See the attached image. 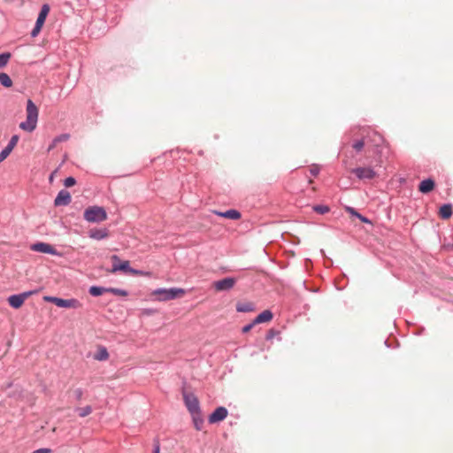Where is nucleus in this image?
Instances as JSON below:
<instances>
[{"label": "nucleus", "instance_id": "5", "mask_svg": "<svg viewBox=\"0 0 453 453\" xmlns=\"http://www.w3.org/2000/svg\"><path fill=\"white\" fill-rule=\"evenodd\" d=\"M44 300L46 302L54 303L55 305H57L59 308L77 309V308L81 307L80 301L75 298L64 299L61 297L47 296H44Z\"/></svg>", "mask_w": 453, "mask_h": 453}, {"label": "nucleus", "instance_id": "2", "mask_svg": "<svg viewBox=\"0 0 453 453\" xmlns=\"http://www.w3.org/2000/svg\"><path fill=\"white\" fill-rule=\"evenodd\" d=\"M111 260L113 262L112 267L110 273H115L117 272H122L124 273H131L134 275H142V271L132 268L128 260L121 261L118 255H112Z\"/></svg>", "mask_w": 453, "mask_h": 453}, {"label": "nucleus", "instance_id": "15", "mask_svg": "<svg viewBox=\"0 0 453 453\" xmlns=\"http://www.w3.org/2000/svg\"><path fill=\"white\" fill-rule=\"evenodd\" d=\"M215 213L220 217L226 218V219H233V220H237V219H241V217H242L241 212L235 209H229V210H226V211H216Z\"/></svg>", "mask_w": 453, "mask_h": 453}, {"label": "nucleus", "instance_id": "22", "mask_svg": "<svg viewBox=\"0 0 453 453\" xmlns=\"http://www.w3.org/2000/svg\"><path fill=\"white\" fill-rule=\"evenodd\" d=\"M8 303L11 307L13 309H19L22 306L24 302L22 301L21 296L19 294L12 295L8 297Z\"/></svg>", "mask_w": 453, "mask_h": 453}, {"label": "nucleus", "instance_id": "1", "mask_svg": "<svg viewBox=\"0 0 453 453\" xmlns=\"http://www.w3.org/2000/svg\"><path fill=\"white\" fill-rule=\"evenodd\" d=\"M26 111L27 119L19 124V128L31 133L36 128L39 111L31 99H28L27 102Z\"/></svg>", "mask_w": 453, "mask_h": 453}, {"label": "nucleus", "instance_id": "14", "mask_svg": "<svg viewBox=\"0 0 453 453\" xmlns=\"http://www.w3.org/2000/svg\"><path fill=\"white\" fill-rule=\"evenodd\" d=\"M109 234V232L106 228H94L90 229L88 232V236L94 240H103L106 238Z\"/></svg>", "mask_w": 453, "mask_h": 453}, {"label": "nucleus", "instance_id": "11", "mask_svg": "<svg viewBox=\"0 0 453 453\" xmlns=\"http://www.w3.org/2000/svg\"><path fill=\"white\" fill-rule=\"evenodd\" d=\"M236 280L234 277H226L214 282V288L217 291H228L234 288Z\"/></svg>", "mask_w": 453, "mask_h": 453}, {"label": "nucleus", "instance_id": "42", "mask_svg": "<svg viewBox=\"0 0 453 453\" xmlns=\"http://www.w3.org/2000/svg\"><path fill=\"white\" fill-rule=\"evenodd\" d=\"M255 325H257V324H256V323L254 322V320H253L252 322H250V323H249V324L245 325V326L242 327V332L243 334H246V333L250 332V331L251 330V328H253V326H254Z\"/></svg>", "mask_w": 453, "mask_h": 453}, {"label": "nucleus", "instance_id": "20", "mask_svg": "<svg viewBox=\"0 0 453 453\" xmlns=\"http://www.w3.org/2000/svg\"><path fill=\"white\" fill-rule=\"evenodd\" d=\"M255 310V305L251 302H239L236 303V311L238 312H251Z\"/></svg>", "mask_w": 453, "mask_h": 453}, {"label": "nucleus", "instance_id": "17", "mask_svg": "<svg viewBox=\"0 0 453 453\" xmlns=\"http://www.w3.org/2000/svg\"><path fill=\"white\" fill-rule=\"evenodd\" d=\"M190 415L192 417V421H193L195 428L197 431H201L203 429V423H204V419L203 418L202 411H196L194 413H190Z\"/></svg>", "mask_w": 453, "mask_h": 453}, {"label": "nucleus", "instance_id": "8", "mask_svg": "<svg viewBox=\"0 0 453 453\" xmlns=\"http://www.w3.org/2000/svg\"><path fill=\"white\" fill-rule=\"evenodd\" d=\"M31 250L33 251L44 253V254H50V255H53V256H57V257L61 256V253L58 252L52 245L46 243V242H35L31 245Z\"/></svg>", "mask_w": 453, "mask_h": 453}, {"label": "nucleus", "instance_id": "25", "mask_svg": "<svg viewBox=\"0 0 453 453\" xmlns=\"http://www.w3.org/2000/svg\"><path fill=\"white\" fill-rule=\"evenodd\" d=\"M109 357L108 350L105 347H99L97 352L95 354L94 358L98 361L106 360Z\"/></svg>", "mask_w": 453, "mask_h": 453}, {"label": "nucleus", "instance_id": "32", "mask_svg": "<svg viewBox=\"0 0 453 453\" xmlns=\"http://www.w3.org/2000/svg\"><path fill=\"white\" fill-rule=\"evenodd\" d=\"M12 150H13V147L7 144V146L1 150L0 163L3 162L10 155V153L12 151Z\"/></svg>", "mask_w": 453, "mask_h": 453}, {"label": "nucleus", "instance_id": "35", "mask_svg": "<svg viewBox=\"0 0 453 453\" xmlns=\"http://www.w3.org/2000/svg\"><path fill=\"white\" fill-rule=\"evenodd\" d=\"M70 138L68 134H61L54 138V143L65 142Z\"/></svg>", "mask_w": 453, "mask_h": 453}, {"label": "nucleus", "instance_id": "30", "mask_svg": "<svg viewBox=\"0 0 453 453\" xmlns=\"http://www.w3.org/2000/svg\"><path fill=\"white\" fill-rule=\"evenodd\" d=\"M12 150H13V147L7 144V146L1 150L0 163L3 162L10 155V153L12 151Z\"/></svg>", "mask_w": 453, "mask_h": 453}, {"label": "nucleus", "instance_id": "18", "mask_svg": "<svg viewBox=\"0 0 453 453\" xmlns=\"http://www.w3.org/2000/svg\"><path fill=\"white\" fill-rule=\"evenodd\" d=\"M50 12V5L48 4H42L35 23L43 27L46 18Z\"/></svg>", "mask_w": 453, "mask_h": 453}, {"label": "nucleus", "instance_id": "26", "mask_svg": "<svg viewBox=\"0 0 453 453\" xmlns=\"http://www.w3.org/2000/svg\"><path fill=\"white\" fill-rule=\"evenodd\" d=\"M0 83L4 88H11L12 86L11 77L5 73H0Z\"/></svg>", "mask_w": 453, "mask_h": 453}, {"label": "nucleus", "instance_id": "28", "mask_svg": "<svg viewBox=\"0 0 453 453\" xmlns=\"http://www.w3.org/2000/svg\"><path fill=\"white\" fill-rule=\"evenodd\" d=\"M312 210L319 214H325L330 211V208L327 205L316 204L312 207Z\"/></svg>", "mask_w": 453, "mask_h": 453}, {"label": "nucleus", "instance_id": "41", "mask_svg": "<svg viewBox=\"0 0 453 453\" xmlns=\"http://www.w3.org/2000/svg\"><path fill=\"white\" fill-rule=\"evenodd\" d=\"M319 171H320V168L319 165H313L311 168H310V173L316 177L319 173Z\"/></svg>", "mask_w": 453, "mask_h": 453}, {"label": "nucleus", "instance_id": "31", "mask_svg": "<svg viewBox=\"0 0 453 453\" xmlns=\"http://www.w3.org/2000/svg\"><path fill=\"white\" fill-rule=\"evenodd\" d=\"M12 150H13V147L7 144V146L1 150L0 163L3 162L10 155V153L12 151Z\"/></svg>", "mask_w": 453, "mask_h": 453}, {"label": "nucleus", "instance_id": "24", "mask_svg": "<svg viewBox=\"0 0 453 453\" xmlns=\"http://www.w3.org/2000/svg\"><path fill=\"white\" fill-rule=\"evenodd\" d=\"M383 141L384 139L381 134L371 129V141L369 145L371 144L379 147L383 142Z\"/></svg>", "mask_w": 453, "mask_h": 453}, {"label": "nucleus", "instance_id": "3", "mask_svg": "<svg viewBox=\"0 0 453 453\" xmlns=\"http://www.w3.org/2000/svg\"><path fill=\"white\" fill-rule=\"evenodd\" d=\"M83 217L88 222L100 223L107 219V212L104 207L94 205L84 211Z\"/></svg>", "mask_w": 453, "mask_h": 453}, {"label": "nucleus", "instance_id": "12", "mask_svg": "<svg viewBox=\"0 0 453 453\" xmlns=\"http://www.w3.org/2000/svg\"><path fill=\"white\" fill-rule=\"evenodd\" d=\"M72 201L71 194L66 189H61L54 200V205L56 207L58 206H66L68 205Z\"/></svg>", "mask_w": 453, "mask_h": 453}, {"label": "nucleus", "instance_id": "46", "mask_svg": "<svg viewBox=\"0 0 453 453\" xmlns=\"http://www.w3.org/2000/svg\"><path fill=\"white\" fill-rule=\"evenodd\" d=\"M56 145H57V143H54V139H53L51 143L50 144V146L48 148V151H50L51 150H53L56 147Z\"/></svg>", "mask_w": 453, "mask_h": 453}, {"label": "nucleus", "instance_id": "16", "mask_svg": "<svg viewBox=\"0 0 453 453\" xmlns=\"http://www.w3.org/2000/svg\"><path fill=\"white\" fill-rule=\"evenodd\" d=\"M273 313L270 310L260 312L253 320L256 324L269 322L273 319Z\"/></svg>", "mask_w": 453, "mask_h": 453}, {"label": "nucleus", "instance_id": "45", "mask_svg": "<svg viewBox=\"0 0 453 453\" xmlns=\"http://www.w3.org/2000/svg\"><path fill=\"white\" fill-rule=\"evenodd\" d=\"M50 452H51L50 449L41 448V449H38L33 451L32 453H50Z\"/></svg>", "mask_w": 453, "mask_h": 453}, {"label": "nucleus", "instance_id": "38", "mask_svg": "<svg viewBox=\"0 0 453 453\" xmlns=\"http://www.w3.org/2000/svg\"><path fill=\"white\" fill-rule=\"evenodd\" d=\"M73 395L77 401H81L83 396V389L81 388H75L73 390Z\"/></svg>", "mask_w": 453, "mask_h": 453}, {"label": "nucleus", "instance_id": "37", "mask_svg": "<svg viewBox=\"0 0 453 453\" xmlns=\"http://www.w3.org/2000/svg\"><path fill=\"white\" fill-rule=\"evenodd\" d=\"M42 26L35 23L34 28L32 29V31L30 33L31 37H36L39 35L40 31L42 30Z\"/></svg>", "mask_w": 453, "mask_h": 453}, {"label": "nucleus", "instance_id": "4", "mask_svg": "<svg viewBox=\"0 0 453 453\" xmlns=\"http://www.w3.org/2000/svg\"><path fill=\"white\" fill-rule=\"evenodd\" d=\"M185 293V290L180 288H157L153 291V295L157 296L158 301H168L175 299Z\"/></svg>", "mask_w": 453, "mask_h": 453}, {"label": "nucleus", "instance_id": "40", "mask_svg": "<svg viewBox=\"0 0 453 453\" xmlns=\"http://www.w3.org/2000/svg\"><path fill=\"white\" fill-rule=\"evenodd\" d=\"M35 293H37V290H29V291H25L23 293H20L19 296H21L22 301L25 302V300L28 296H32L33 294H35Z\"/></svg>", "mask_w": 453, "mask_h": 453}, {"label": "nucleus", "instance_id": "34", "mask_svg": "<svg viewBox=\"0 0 453 453\" xmlns=\"http://www.w3.org/2000/svg\"><path fill=\"white\" fill-rule=\"evenodd\" d=\"M12 55L10 52H3L0 54V68H3L7 65Z\"/></svg>", "mask_w": 453, "mask_h": 453}, {"label": "nucleus", "instance_id": "13", "mask_svg": "<svg viewBox=\"0 0 453 453\" xmlns=\"http://www.w3.org/2000/svg\"><path fill=\"white\" fill-rule=\"evenodd\" d=\"M435 187V181L432 178H426L418 184V191L422 194H428Z\"/></svg>", "mask_w": 453, "mask_h": 453}, {"label": "nucleus", "instance_id": "6", "mask_svg": "<svg viewBox=\"0 0 453 453\" xmlns=\"http://www.w3.org/2000/svg\"><path fill=\"white\" fill-rule=\"evenodd\" d=\"M360 138L354 141L352 143V148L355 150L357 153H359L363 150L365 145H369L371 141V129L366 127H359L358 128Z\"/></svg>", "mask_w": 453, "mask_h": 453}, {"label": "nucleus", "instance_id": "23", "mask_svg": "<svg viewBox=\"0 0 453 453\" xmlns=\"http://www.w3.org/2000/svg\"><path fill=\"white\" fill-rule=\"evenodd\" d=\"M88 293L95 297L100 296L104 293H108V288L101 286H91L88 289Z\"/></svg>", "mask_w": 453, "mask_h": 453}, {"label": "nucleus", "instance_id": "47", "mask_svg": "<svg viewBox=\"0 0 453 453\" xmlns=\"http://www.w3.org/2000/svg\"><path fill=\"white\" fill-rule=\"evenodd\" d=\"M356 128H357V127L350 129V131H349V132H350V133H353V132H354V130H355Z\"/></svg>", "mask_w": 453, "mask_h": 453}, {"label": "nucleus", "instance_id": "27", "mask_svg": "<svg viewBox=\"0 0 453 453\" xmlns=\"http://www.w3.org/2000/svg\"><path fill=\"white\" fill-rule=\"evenodd\" d=\"M75 412H77L81 418H85L92 412V407L90 405H86L81 408L77 407L75 408Z\"/></svg>", "mask_w": 453, "mask_h": 453}, {"label": "nucleus", "instance_id": "44", "mask_svg": "<svg viewBox=\"0 0 453 453\" xmlns=\"http://www.w3.org/2000/svg\"><path fill=\"white\" fill-rule=\"evenodd\" d=\"M19 135L18 134H14L12 136L11 140L9 141L8 144L12 146L13 148L16 146L18 141H19Z\"/></svg>", "mask_w": 453, "mask_h": 453}, {"label": "nucleus", "instance_id": "19", "mask_svg": "<svg viewBox=\"0 0 453 453\" xmlns=\"http://www.w3.org/2000/svg\"><path fill=\"white\" fill-rule=\"evenodd\" d=\"M346 211L351 215L352 217H355L357 219H358L361 222L363 223H365V224H369V225H372V222L371 219H369L367 217L362 215L361 213H359L355 208L353 207H350V206H347L346 207Z\"/></svg>", "mask_w": 453, "mask_h": 453}, {"label": "nucleus", "instance_id": "36", "mask_svg": "<svg viewBox=\"0 0 453 453\" xmlns=\"http://www.w3.org/2000/svg\"><path fill=\"white\" fill-rule=\"evenodd\" d=\"M75 184H76V180H75V178H73L72 176H69V177L65 178V180H64V185L66 188L73 187Z\"/></svg>", "mask_w": 453, "mask_h": 453}, {"label": "nucleus", "instance_id": "9", "mask_svg": "<svg viewBox=\"0 0 453 453\" xmlns=\"http://www.w3.org/2000/svg\"><path fill=\"white\" fill-rule=\"evenodd\" d=\"M351 173L359 180H372L376 176V172L372 167H356Z\"/></svg>", "mask_w": 453, "mask_h": 453}, {"label": "nucleus", "instance_id": "7", "mask_svg": "<svg viewBox=\"0 0 453 453\" xmlns=\"http://www.w3.org/2000/svg\"><path fill=\"white\" fill-rule=\"evenodd\" d=\"M183 402L189 413L201 411L197 396L194 393L187 392L182 389Z\"/></svg>", "mask_w": 453, "mask_h": 453}, {"label": "nucleus", "instance_id": "33", "mask_svg": "<svg viewBox=\"0 0 453 453\" xmlns=\"http://www.w3.org/2000/svg\"><path fill=\"white\" fill-rule=\"evenodd\" d=\"M108 293L121 296H127L128 295V292L125 289L111 287L108 288Z\"/></svg>", "mask_w": 453, "mask_h": 453}, {"label": "nucleus", "instance_id": "43", "mask_svg": "<svg viewBox=\"0 0 453 453\" xmlns=\"http://www.w3.org/2000/svg\"><path fill=\"white\" fill-rule=\"evenodd\" d=\"M152 453H160V443L157 439L154 440L153 450Z\"/></svg>", "mask_w": 453, "mask_h": 453}, {"label": "nucleus", "instance_id": "29", "mask_svg": "<svg viewBox=\"0 0 453 453\" xmlns=\"http://www.w3.org/2000/svg\"><path fill=\"white\" fill-rule=\"evenodd\" d=\"M12 150H13V147L7 144V146L1 150L0 163L3 162L10 155V153L12 151Z\"/></svg>", "mask_w": 453, "mask_h": 453}, {"label": "nucleus", "instance_id": "39", "mask_svg": "<svg viewBox=\"0 0 453 453\" xmlns=\"http://www.w3.org/2000/svg\"><path fill=\"white\" fill-rule=\"evenodd\" d=\"M279 332L274 330L273 328L267 331V334L265 335V339L267 341L272 340L276 334H278Z\"/></svg>", "mask_w": 453, "mask_h": 453}, {"label": "nucleus", "instance_id": "21", "mask_svg": "<svg viewBox=\"0 0 453 453\" xmlns=\"http://www.w3.org/2000/svg\"><path fill=\"white\" fill-rule=\"evenodd\" d=\"M439 215L442 219H448L452 215V204L443 203L439 210Z\"/></svg>", "mask_w": 453, "mask_h": 453}, {"label": "nucleus", "instance_id": "10", "mask_svg": "<svg viewBox=\"0 0 453 453\" xmlns=\"http://www.w3.org/2000/svg\"><path fill=\"white\" fill-rule=\"evenodd\" d=\"M228 415V411L224 406L216 408L208 417V422L210 424L218 423L223 421Z\"/></svg>", "mask_w": 453, "mask_h": 453}]
</instances>
